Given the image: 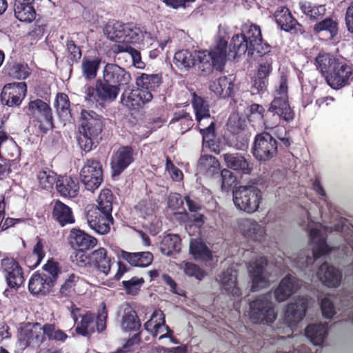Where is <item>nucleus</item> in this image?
Wrapping results in <instances>:
<instances>
[{"label": "nucleus", "instance_id": "f257e3e1", "mask_svg": "<svg viewBox=\"0 0 353 353\" xmlns=\"http://www.w3.org/2000/svg\"><path fill=\"white\" fill-rule=\"evenodd\" d=\"M261 32L260 27L252 24L245 26L241 34L232 37L230 47L232 49L227 52V41L220 39L214 48L208 50L199 51L197 58L201 63L199 68L203 72H209L212 67L221 69L227 59H234L237 56L245 54L248 52L249 55H253L255 51L262 53L263 47L261 43Z\"/></svg>", "mask_w": 353, "mask_h": 353}, {"label": "nucleus", "instance_id": "f03ea898", "mask_svg": "<svg viewBox=\"0 0 353 353\" xmlns=\"http://www.w3.org/2000/svg\"><path fill=\"white\" fill-rule=\"evenodd\" d=\"M306 229L309 231L310 241L314 244L312 250H303L296 254V256L292 255L288 252L283 253L288 259L299 269H303L313 264L314 261L320 256L330 251L329 246L325 242V234L333 230L331 227L324 226L319 223L315 224L314 227L310 226Z\"/></svg>", "mask_w": 353, "mask_h": 353}, {"label": "nucleus", "instance_id": "7ed1b4c3", "mask_svg": "<svg viewBox=\"0 0 353 353\" xmlns=\"http://www.w3.org/2000/svg\"><path fill=\"white\" fill-rule=\"evenodd\" d=\"M113 195L108 189L102 190L97 199V205L91 207L86 213L89 226L99 234H105L113 223Z\"/></svg>", "mask_w": 353, "mask_h": 353}, {"label": "nucleus", "instance_id": "20e7f679", "mask_svg": "<svg viewBox=\"0 0 353 353\" xmlns=\"http://www.w3.org/2000/svg\"><path fill=\"white\" fill-rule=\"evenodd\" d=\"M102 75L103 81H99V92L103 97L114 100L117 97L121 88L128 85L131 81L130 72L113 63L105 65Z\"/></svg>", "mask_w": 353, "mask_h": 353}, {"label": "nucleus", "instance_id": "39448f33", "mask_svg": "<svg viewBox=\"0 0 353 353\" xmlns=\"http://www.w3.org/2000/svg\"><path fill=\"white\" fill-rule=\"evenodd\" d=\"M103 122L101 116L92 110H83L81 113L80 135L78 143L85 152L90 151L100 138Z\"/></svg>", "mask_w": 353, "mask_h": 353}, {"label": "nucleus", "instance_id": "423d86ee", "mask_svg": "<svg viewBox=\"0 0 353 353\" xmlns=\"http://www.w3.org/2000/svg\"><path fill=\"white\" fill-rule=\"evenodd\" d=\"M161 78L158 74H142L137 78V89L129 94H123L121 101L129 108H135L141 104L150 102L152 98V92L161 84Z\"/></svg>", "mask_w": 353, "mask_h": 353}, {"label": "nucleus", "instance_id": "0eeeda50", "mask_svg": "<svg viewBox=\"0 0 353 353\" xmlns=\"http://www.w3.org/2000/svg\"><path fill=\"white\" fill-rule=\"evenodd\" d=\"M192 106L195 112L200 132L203 135V144L208 143L210 147L214 141V119L210 113L209 105L203 98L196 93L192 94Z\"/></svg>", "mask_w": 353, "mask_h": 353}, {"label": "nucleus", "instance_id": "6e6552de", "mask_svg": "<svg viewBox=\"0 0 353 353\" xmlns=\"http://www.w3.org/2000/svg\"><path fill=\"white\" fill-rule=\"evenodd\" d=\"M80 311L71 310V316L74 321L75 330L77 334L88 336L94 332L96 327L98 332H102L105 329L107 310H101L97 316L89 312L85 314H78Z\"/></svg>", "mask_w": 353, "mask_h": 353}, {"label": "nucleus", "instance_id": "1a4fd4ad", "mask_svg": "<svg viewBox=\"0 0 353 353\" xmlns=\"http://www.w3.org/2000/svg\"><path fill=\"white\" fill-rule=\"evenodd\" d=\"M261 200L262 192L254 185H242L233 191V201L236 208L249 214L259 209Z\"/></svg>", "mask_w": 353, "mask_h": 353}, {"label": "nucleus", "instance_id": "9d476101", "mask_svg": "<svg viewBox=\"0 0 353 353\" xmlns=\"http://www.w3.org/2000/svg\"><path fill=\"white\" fill-rule=\"evenodd\" d=\"M27 114L34 121L37 122L39 128L47 132L53 127V117L50 106L41 99H37L28 103L26 107Z\"/></svg>", "mask_w": 353, "mask_h": 353}, {"label": "nucleus", "instance_id": "9b49d317", "mask_svg": "<svg viewBox=\"0 0 353 353\" xmlns=\"http://www.w3.org/2000/svg\"><path fill=\"white\" fill-rule=\"evenodd\" d=\"M252 154L258 161H265L277 154V142L268 132L256 135L252 146Z\"/></svg>", "mask_w": 353, "mask_h": 353}, {"label": "nucleus", "instance_id": "f8f14e48", "mask_svg": "<svg viewBox=\"0 0 353 353\" xmlns=\"http://www.w3.org/2000/svg\"><path fill=\"white\" fill-rule=\"evenodd\" d=\"M268 112L273 113L272 120H267L264 123L265 130L273 129L278 126L281 119L285 121H292L294 119V112L289 103L288 97H276L270 103Z\"/></svg>", "mask_w": 353, "mask_h": 353}, {"label": "nucleus", "instance_id": "ddd939ff", "mask_svg": "<svg viewBox=\"0 0 353 353\" xmlns=\"http://www.w3.org/2000/svg\"><path fill=\"white\" fill-rule=\"evenodd\" d=\"M81 181L88 190L93 192L103 181L102 165L97 160L88 159L81 171Z\"/></svg>", "mask_w": 353, "mask_h": 353}, {"label": "nucleus", "instance_id": "4468645a", "mask_svg": "<svg viewBox=\"0 0 353 353\" xmlns=\"http://www.w3.org/2000/svg\"><path fill=\"white\" fill-rule=\"evenodd\" d=\"M261 43L263 47V52L257 53L255 51L254 54L252 55V57H256L257 56L264 57L259 63L257 72L253 79V87L258 92H263L266 90L268 83V77L271 72V65L272 63L271 59H269L268 57L265 56L270 51V46L267 44H263L262 39L261 40ZM248 56L252 57V55H249L248 53Z\"/></svg>", "mask_w": 353, "mask_h": 353}, {"label": "nucleus", "instance_id": "2eb2a0df", "mask_svg": "<svg viewBox=\"0 0 353 353\" xmlns=\"http://www.w3.org/2000/svg\"><path fill=\"white\" fill-rule=\"evenodd\" d=\"M268 261L265 257L259 256L248 265V271L252 279V290L258 291L269 285L265 268Z\"/></svg>", "mask_w": 353, "mask_h": 353}, {"label": "nucleus", "instance_id": "dca6fc26", "mask_svg": "<svg viewBox=\"0 0 353 353\" xmlns=\"http://www.w3.org/2000/svg\"><path fill=\"white\" fill-rule=\"evenodd\" d=\"M163 310H154L150 319L144 324L145 329L154 337L159 334V340L169 338L172 343H177L172 336V331L165 325Z\"/></svg>", "mask_w": 353, "mask_h": 353}, {"label": "nucleus", "instance_id": "f3484780", "mask_svg": "<svg viewBox=\"0 0 353 353\" xmlns=\"http://www.w3.org/2000/svg\"><path fill=\"white\" fill-rule=\"evenodd\" d=\"M45 333L43 327L38 323H28L21 328L19 334L20 345L26 347L28 346L38 347L44 340Z\"/></svg>", "mask_w": 353, "mask_h": 353}, {"label": "nucleus", "instance_id": "a211bd4d", "mask_svg": "<svg viewBox=\"0 0 353 353\" xmlns=\"http://www.w3.org/2000/svg\"><path fill=\"white\" fill-rule=\"evenodd\" d=\"M27 86L26 83H12L6 85L1 94L3 104L10 107L18 106L26 96Z\"/></svg>", "mask_w": 353, "mask_h": 353}, {"label": "nucleus", "instance_id": "6ab92c4d", "mask_svg": "<svg viewBox=\"0 0 353 353\" xmlns=\"http://www.w3.org/2000/svg\"><path fill=\"white\" fill-rule=\"evenodd\" d=\"M125 42L126 43H134L142 45L145 47L154 48V39L151 34L148 32L143 28L134 26L130 23L125 25Z\"/></svg>", "mask_w": 353, "mask_h": 353}, {"label": "nucleus", "instance_id": "aec40b11", "mask_svg": "<svg viewBox=\"0 0 353 353\" xmlns=\"http://www.w3.org/2000/svg\"><path fill=\"white\" fill-rule=\"evenodd\" d=\"M133 150L131 147H120L111 157L112 176H119L133 161Z\"/></svg>", "mask_w": 353, "mask_h": 353}, {"label": "nucleus", "instance_id": "412c9836", "mask_svg": "<svg viewBox=\"0 0 353 353\" xmlns=\"http://www.w3.org/2000/svg\"><path fill=\"white\" fill-rule=\"evenodd\" d=\"M1 265L5 272L7 283L11 288H18L24 282L21 268L13 259H4Z\"/></svg>", "mask_w": 353, "mask_h": 353}, {"label": "nucleus", "instance_id": "4be33fe9", "mask_svg": "<svg viewBox=\"0 0 353 353\" xmlns=\"http://www.w3.org/2000/svg\"><path fill=\"white\" fill-rule=\"evenodd\" d=\"M351 68L345 63L339 62L325 76L326 81L333 89H339L346 85L350 75Z\"/></svg>", "mask_w": 353, "mask_h": 353}, {"label": "nucleus", "instance_id": "5701e85b", "mask_svg": "<svg viewBox=\"0 0 353 353\" xmlns=\"http://www.w3.org/2000/svg\"><path fill=\"white\" fill-rule=\"evenodd\" d=\"M302 285V282L296 277L290 275L285 276L274 292L277 301H286L293 293L296 292Z\"/></svg>", "mask_w": 353, "mask_h": 353}, {"label": "nucleus", "instance_id": "b1692460", "mask_svg": "<svg viewBox=\"0 0 353 353\" xmlns=\"http://www.w3.org/2000/svg\"><path fill=\"white\" fill-rule=\"evenodd\" d=\"M317 276L320 281L329 288L338 287L342 278L341 272L327 262L319 267Z\"/></svg>", "mask_w": 353, "mask_h": 353}, {"label": "nucleus", "instance_id": "393cba45", "mask_svg": "<svg viewBox=\"0 0 353 353\" xmlns=\"http://www.w3.org/2000/svg\"><path fill=\"white\" fill-rule=\"evenodd\" d=\"M241 234L254 241H261L265 235V228L252 219H241L238 221Z\"/></svg>", "mask_w": 353, "mask_h": 353}, {"label": "nucleus", "instance_id": "a878e982", "mask_svg": "<svg viewBox=\"0 0 353 353\" xmlns=\"http://www.w3.org/2000/svg\"><path fill=\"white\" fill-rule=\"evenodd\" d=\"M90 260L91 266L105 276L108 275L111 269L112 260L105 248H100L90 253Z\"/></svg>", "mask_w": 353, "mask_h": 353}, {"label": "nucleus", "instance_id": "bb28decb", "mask_svg": "<svg viewBox=\"0 0 353 353\" xmlns=\"http://www.w3.org/2000/svg\"><path fill=\"white\" fill-rule=\"evenodd\" d=\"M218 281L220 282L221 289L234 296L241 295L240 288L237 286V272L233 268H228L219 276Z\"/></svg>", "mask_w": 353, "mask_h": 353}, {"label": "nucleus", "instance_id": "cd10ccee", "mask_svg": "<svg viewBox=\"0 0 353 353\" xmlns=\"http://www.w3.org/2000/svg\"><path fill=\"white\" fill-rule=\"evenodd\" d=\"M223 159L228 168L240 174H249L252 170V164L241 154H224Z\"/></svg>", "mask_w": 353, "mask_h": 353}, {"label": "nucleus", "instance_id": "c85d7f7f", "mask_svg": "<svg viewBox=\"0 0 353 353\" xmlns=\"http://www.w3.org/2000/svg\"><path fill=\"white\" fill-rule=\"evenodd\" d=\"M83 282V279L75 274H70L61 285L59 296L60 298H65L63 301L66 303L64 306L66 309H74L75 306L68 298L72 296L75 292V287Z\"/></svg>", "mask_w": 353, "mask_h": 353}, {"label": "nucleus", "instance_id": "c756f323", "mask_svg": "<svg viewBox=\"0 0 353 353\" xmlns=\"http://www.w3.org/2000/svg\"><path fill=\"white\" fill-rule=\"evenodd\" d=\"M69 241L72 247L82 250L91 249L97 243V240L95 238L77 229H72L70 231Z\"/></svg>", "mask_w": 353, "mask_h": 353}, {"label": "nucleus", "instance_id": "7c9ffc66", "mask_svg": "<svg viewBox=\"0 0 353 353\" xmlns=\"http://www.w3.org/2000/svg\"><path fill=\"white\" fill-rule=\"evenodd\" d=\"M56 186L59 193L63 197H76L79 191L78 180L70 176L58 178Z\"/></svg>", "mask_w": 353, "mask_h": 353}, {"label": "nucleus", "instance_id": "2f4dec72", "mask_svg": "<svg viewBox=\"0 0 353 353\" xmlns=\"http://www.w3.org/2000/svg\"><path fill=\"white\" fill-rule=\"evenodd\" d=\"M52 281L46 274L35 273L30 279L28 289L34 294H46L54 285Z\"/></svg>", "mask_w": 353, "mask_h": 353}, {"label": "nucleus", "instance_id": "473e14b6", "mask_svg": "<svg viewBox=\"0 0 353 353\" xmlns=\"http://www.w3.org/2000/svg\"><path fill=\"white\" fill-rule=\"evenodd\" d=\"M120 257L132 266L147 267L153 261V254L150 252H129L121 250Z\"/></svg>", "mask_w": 353, "mask_h": 353}, {"label": "nucleus", "instance_id": "72a5a7b5", "mask_svg": "<svg viewBox=\"0 0 353 353\" xmlns=\"http://www.w3.org/2000/svg\"><path fill=\"white\" fill-rule=\"evenodd\" d=\"M14 11L15 17L21 21L31 22L36 17L34 8L28 0H15Z\"/></svg>", "mask_w": 353, "mask_h": 353}, {"label": "nucleus", "instance_id": "f704fd0d", "mask_svg": "<svg viewBox=\"0 0 353 353\" xmlns=\"http://www.w3.org/2000/svg\"><path fill=\"white\" fill-rule=\"evenodd\" d=\"M125 25L119 21L109 22L103 28L104 34L119 44H124Z\"/></svg>", "mask_w": 353, "mask_h": 353}, {"label": "nucleus", "instance_id": "c9c22d12", "mask_svg": "<svg viewBox=\"0 0 353 353\" xmlns=\"http://www.w3.org/2000/svg\"><path fill=\"white\" fill-rule=\"evenodd\" d=\"M52 214L55 220H57L61 226L74 222V218L70 208L60 201H55Z\"/></svg>", "mask_w": 353, "mask_h": 353}, {"label": "nucleus", "instance_id": "e433bc0d", "mask_svg": "<svg viewBox=\"0 0 353 353\" xmlns=\"http://www.w3.org/2000/svg\"><path fill=\"white\" fill-rule=\"evenodd\" d=\"M159 250L163 254L168 256H172L174 253H179L181 250V239L177 234L164 235Z\"/></svg>", "mask_w": 353, "mask_h": 353}, {"label": "nucleus", "instance_id": "4c0bfd02", "mask_svg": "<svg viewBox=\"0 0 353 353\" xmlns=\"http://www.w3.org/2000/svg\"><path fill=\"white\" fill-rule=\"evenodd\" d=\"M234 88V83L231 77H220L210 84V89L223 98L230 97Z\"/></svg>", "mask_w": 353, "mask_h": 353}, {"label": "nucleus", "instance_id": "58836bf2", "mask_svg": "<svg viewBox=\"0 0 353 353\" xmlns=\"http://www.w3.org/2000/svg\"><path fill=\"white\" fill-rule=\"evenodd\" d=\"M328 332L327 324H312L305 328V336L315 345H320L324 341Z\"/></svg>", "mask_w": 353, "mask_h": 353}, {"label": "nucleus", "instance_id": "ea45409f", "mask_svg": "<svg viewBox=\"0 0 353 353\" xmlns=\"http://www.w3.org/2000/svg\"><path fill=\"white\" fill-rule=\"evenodd\" d=\"M275 21L281 30L289 32L294 29L297 21L293 18L289 10L282 7L274 14Z\"/></svg>", "mask_w": 353, "mask_h": 353}, {"label": "nucleus", "instance_id": "a19ab883", "mask_svg": "<svg viewBox=\"0 0 353 353\" xmlns=\"http://www.w3.org/2000/svg\"><path fill=\"white\" fill-rule=\"evenodd\" d=\"M198 169L200 172H204L209 176L217 174L220 170L219 161L212 155H203L200 157L198 163Z\"/></svg>", "mask_w": 353, "mask_h": 353}, {"label": "nucleus", "instance_id": "79ce46f5", "mask_svg": "<svg viewBox=\"0 0 353 353\" xmlns=\"http://www.w3.org/2000/svg\"><path fill=\"white\" fill-rule=\"evenodd\" d=\"M190 252L196 260L208 261L212 258L211 251L200 239H192L190 241Z\"/></svg>", "mask_w": 353, "mask_h": 353}, {"label": "nucleus", "instance_id": "37998d69", "mask_svg": "<svg viewBox=\"0 0 353 353\" xmlns=\"http://www.w3.org/2000/svg\"><path fill=\"white\" fill-rule=\"evenodd\" d=\"M264 112L265 109L261 105L253 103L249 107L248 119L255 129H261L268 120H263Z\"/></svg>", "mask_w": 353, "mask_h": 353}, {"label": "nucleus", "instance_id": "c03bdc74", "mask_svg": "<svg viewBox=\"0 0 353 353\" xmlns=\"http://www.w3.org/2000/svg\"><path fill=\"white\" fill-rule=\"evenodd\" d=\"M141 327V322L135 310L124 312L121 321V327L125 332L137 331Z\"/></svg>", "mask_w": 353, "mask_h": 353}, {"label": "nucleus", "instance_id": "a18cd8bd", "mask_svg": "<svg viewBox=\"0 0 353 353\" xmlns=\"http://www.w3.org/2000/svg\"><path fill=\"white\" fill-rule=\"evenodd\" d=\"M245 315L253 323H270L276 317L274 310H247Z\"/></svg>", "mask_w": 353, "mask_h": 353}, {"label": "nucleus", "instance_id": "49530a36", "mask_svg": "<svg viewBox=\"0 0 353 353\" xmlns=\"http://www.w3.org/2000/svg\"><path fill=\"white\" fill-rule=\"evenodd\" d=\"M195 57L186 50L176 52L174 56V63L180 70H188L194 65Z\"/></svg>", "mask_w": 353, "mask_h": 353}, {"label": "nucleus", "instance_id": "de8ad7c7", "mask_svg": "<svg viewBox=\"0 0 353 353\" xmlns=\"http://www.w3.org/2000/svg\"><path fill=\"white\" fill-rule=\"evenodd\" d=\"M101 59L99 58L90 59L84 57L81 62V72L86 80L94 79L97 74Z\"/></svg>", "mask_w": 353, "mask_h": 353}, {"label": "nucleus", "instance_id": "09e8293b", "mask_svg": "<svg viewBox=\"0 0 353 353\" xmlns=\"http://www.w3.org/2000/svg\"><path fill=\"white\" fill-rule=\"evenodd\" d=\"M302 12L312 20H318L326 12L325 5H314L310 2L299 3Z\"/></svg>", "mask_w": 353, "mask_h": 353}, {"label": "nucleus", "instance_id": "8fccbe9b", "mask_svg": "<svg viewBox=\"0 0 353 353\" xmlns=\"http://www.w3.org/2000/svg\"><path fill=\"white\" fill-rule=\"evenodd\" d=\"M113 51L115 53L122 52H128L134 67L139 69H143L145 68V63L141 60L140 52L134 48L125 44H117L114 46Z\"/></svg>", "mask_w": 353, "mask_h": 353}, {"label": "nucleus", "instance_id": "3c124183", "mask_svg": "<svg viewBox=\"0 0 353 353\" xmlns=\"http://www.w3.org/2000/svg\"><path fill=\"white\" fill-rule=\"evenodd\" d=\"M338 22L331 17H327L314 26L313 30L315 33L326 31L330 38H334L338 34Z\"/></svg>", "mask_w": 353, "mask_h": 353}, {"label": "nucleus", "instance_id": "603ef678", "mask_svg": "<svg viewBox=\"0 0 353 353\" xmlns=\"http://www.w3.org/2000/svg\"><path fill=\"white\" fill-rule=\"evenodd\" d=\"M316 63L321 72L327 75L339 61L330 54H319L316 58Z\"/></svg>", "mask_w": 353, "mask_h": 353}, {"label": "nucleus", "instance_id": "864d4df0", "mask_svg": "<svg viewBox=\"0 0 353 353\" xmlns=\"http://www.w3.org/2000/svg\"><path fill=\"white\" fill-rule=\"evenodd\" d=\"M37 180L40 187L43 189H50L54 183H57V175L50 170H44L37 173Z\"/></svg>", "mask_w": 353, "mask_h": 353}, {"label": "nucleus", "instance_id": "5fc2aeb1", "mask_svg": "<svg viewBox=\"0 0 353 353\" xmlns=\"http://www.w3.org/2000/svg\"><path fill=\"white\" fill-rule=\"evenodd\" d=\"M185 200L189 211L195 213L193 215V221L195 222L198 226H201L204 223V216L199 213L202 209L201 204L197 201L191 199L190 196H186Z\"/></svg>", "mask_w": 353, "mask_h": 353}, {"label": "nucleus", "instance_id": "6e6d98bb", "mask_svg": "<svg viewBox=\"0 0 353 353\" xmlns=\"http://www.w3.org/2000/svg\"><path fill=\"white\" fill-rule=\"evenodd\" d=\"M306 311L307 310H285V323L292 330L294 329L305 316Z\"/></svg>", "mask_w": 353, "mask_h": 353}, {"label": "nucleus", "instance_id": "4d7b16f0", "mask_svg": "<svg viewBox=\"0 0 353 353\" xmlns=\"http://www.w3.org/2000/svg\"><path fill=\"white\" fill-rule=\"evenodd\" d=\"M143 283L144 279L143 278H138L136 276L131 278L130 280L123 281L122 282L126 292L132 295L137 294Z\"/></svg>", "mask_w": 353, "mask_h": 353}, {"label": "nucleus", "instance_id": "13d9d810", "mask_svg": "<svg viewBox=\"0 0 353 353\" xmlns=\"http://www.w3.org/2000/svg\"><path fill=\"white\" fill-rule=\"evenodd\" d=\"M85 100L90 103H94V101H99V99L103 101H114V99L105 97L99 92V81H97L96 88L88 87L85 91Z\"/></svg>", "mask_w": 353, "mask_h": 353}, {"label": "nucleus", "instance_id": "bf43d9fd", "mask_svg": "<svg viewBox=\"0 0 353 353\" xmlns=\"http://www.w3.org/2000/svg\"><path fill=\"white\" fill-rule=\"evenodd\" d=\"M70 258L72 262L79 267L84 268L88 265L91 266L90 254H87L82 250L74 252Z\"/></svg>", "mask_w": 353, "mask_h": 353}, {"label": "nucleus", "instance_id": "052dcab7", "mask_svg": "<svg viewBox=\"0 0 353 353\" xmlns=\"http://www.w3.org/2000/svg\"><path fill=\"white\" fill-rule=\"evenodd\" d=\"M271 298V294H266L260 296L256 300L250 302V309H273V306L270 301Z\"/></svg>", "mask_w": 353, "mask_h": 353}, {"label": "nucleus", "instance_id": "680f3d73", "mask_svg": "<svg viewBox=\"0 0 353 353\" xmlns=\"http://www.w3.org/2000/svg\"><path fill=\"white\" fill-rule=\"evenodd\" d=\"M245 125V120L242 119L237 114H231L227 123L228 129L234 134L238 133L244 128Z\"/></svg>", "mask_w": 353, "mask_h": 353}, {"label": "nucleus", "instance_id": "e2e57ef3", "mask_svg": "<svg viewBox=\"0 0 353 353\" xmlns=\"http://www.w3.org/2000/svg\"><path fill=\"white\" fill-rule=\"evenodd\" d=\"M45 335L50 339L63 341L66 339L67 335L60 330H56L55 326L51 324H46L43 326Z\"/></svg>", "mask_w": 353, "mask_h": 353}, {"label": "nucleus", "instance_id": "0e129e2a", "mask_svg": "<svg viewBox=\"0 0 353 353\" xmlns=\"http://www.w3.org/2000/svg\"><path fill=\"white\" fill-rule=\"evenodd\" d=\"M134 208L137 213L143 219H146L148 216H151L154 211V205L152 203L146 200L141 201Z\"/></svg>", "mask_w": 353, "mask_h": 353}, {"label": "nucleus", "instance_id": "69168bd1", "mask_svg": "<svg viewBox=\"0 0 353 353\" xmlns=\"http://www.w3.org/2000/svg\"><path fill=\"white\" fill-rule=\"evenodd\" d=\"M59 269L57 263L52 261H48L47 263L43 266L42 274H46L48 279H51L52 283H54L57 281Z\"/></svg>", "mask_w": 353, "mask_h": 353}, {"label": "nucleus", "instance_id": "338daca9", "mask_svg": "<svg viewBox=\"0 0 353 353\" xmlns=\"http://www.w3.org/2000/svg\"><path fill=\"white\" fill-rule=\"evenodd\" d=\"M314 300L307 296H299L291 303L292 307L290 309H308L314 307Z\"/></svg>", "mask_w": 353, "mask_h": 353}, {"label": "nucleus", "instance_id": "774afa93", "mask_svg": "<svg viewBox=\"0 0 353 353\" xmlns=\"http://www.w3.org/2000/svg\"><path fill=\"white\" fill-rule=\"evenodd\" d=\"M54 105L59 114L66 113L70 108L68 97L63 93L58 94Z\"/></svg>", "mask_w": 353, "mask_h": 353}]
</instances>
